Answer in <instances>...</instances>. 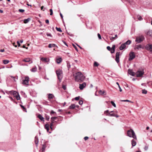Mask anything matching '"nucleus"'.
<instances>
[{
  "instance_id": "obj_1",
  "label": "nucleus",
  "mask_w": 152,
  "mask_h": 152,
  "mask_svg": "<svg viewBox=\"0 0 152 152\" xmlns=\"http://www.w3.org/2000/svg\"><path fill=\"white\" fill-rule=\"evenodd\" d=\"M85 78L83 74L80 72L76 73L75 80L76 81L80 82L83 81Z\"/></svg>"
},
{
  "instance_id": "obj_2",
  "label": "nucleus",
  "mask_w": 152,
  "mask_h": 152,
  "mask_svg": "<svg viewBox=\"0 0 152 152\" xmlns=\"http://www.w3.org/2000/svg\"><path fill=\"white\" fill-rule=\"evenodd\" d=\"M127 135L130 137H132L134 139L137 140V137L134 131L131 129L127 132Z\"/></svg>"
},
{
  "instance_id": "obj_3",
  "label": "nucleus",
  "mask_w": 152,
  "mask_h": 152,
  "mask_svg": "<svg viewBox=\"0 0 152 152\" xmlns=\"http://www.w3.org/2000/svg\"><path fill=\"white\" fill-rule=\"evenodd\" d=\"M56 73L59 81L61 82L63 77L62 71L59 69L56 71Z\"/></svg>"
},
{
  "instance_id": "obj_4",
  "label": "nucleus",
  "mask_w": 152,
  "mask_h": 152,
  "mask_svg": "<svg viewBox=\"0 0 152 152\" xmlns=\"http://www.w3.org/2000/svg\"><path fill=\"white\" fill-rule=\"evenodd\" d=\"M144 39V37L142 35H141L136 37L135 42L138 43H140Z\"/></svg>"
},
{
  "instance_id": "obj_5",
  "label": "nucleus",
  "mask_w": 152,
  "mask_h": 152,
  "mask_svg": "<svg viewBox=\"0 0 152 152\" xmlns=\"http://www.w3.org/2000/svg\"><path fill=\"white\" fill-rule=\"evenodd\" d=\"M29 80V78L28 76H26L25 77V79L23 80L22 84L23 85H28V81Z\"/></svg>"
},
{
  "instance_id": "obj_6",
  "label": "nucleus",
  "mask_w": 152,
  "mask_h": 152,
  "mask_svg": "<svg viewBox=\"0 0 152 152\" xmlns=\"http://www.w3.org/2000/svg\"><path fill=\"white\" fill-rule=\"evenodd\" d=\"M135 55L134 52H131L129 54V60L131 61L135 57Z\"/></svg>"
},
{
  "instance_id": "obj_7",
  "label": "nucleus",
  "mask_w": 152,
  "mask_h": 152,
  "mask_svg": "<svg viewBox=\"0 0 152 152\" xmlns=\"http://www.w3.org/2000/svg\"><path fill=\"white\" fill-rule=\"evenodd\" d=\"M115 112H116L113 111H111L109 113L106 114V115L109 116H114L116 118L118 117L119 115H118L116 114L115 113Z\"/></svg>"
},
{
  "instance_id": "obj_8",
  "label": "nucleus",
  "mask_w": 152,
  "mask_h": 152,
  "mask_svg": "<svg viewBox=\"0 0 152 152\" xmlns=\"http://www.w3.org/2000/svg\"><path fill=\"white\" fill-rule=\"evenodd\" d=\"M144 74L143 70L140 71H138L136 73V76L137 77H142Z\"/></svg>"
},
{
  "instance_id": "obj_9",
  "label": "nucleus",
  "mask_w": 152,
  "mask_h": 152,
  "mask_svg": "<svg viewBox=\"0 0 152 152\" xmlns=\"http://www.w3.org/2000/svg\"><path fill=\"white\" fill-rule=\"evenodd\" d=\"M119 55L120 52H117L115 55V60L117 63H118L119 62Z\"/></svg>"
},
{
  "instance_id": "obj_10",
  "label": "nucleus",
  "mask_w": 152,
  "mask_h": 152,
  "mask_svg": "<svg viewBox=\"0 0 152 152\" xmlns=\"http://www.w3.org/2000/svg\"><path fill=\"white\" fill-rule=\"evenodd\" d=\"M86 86V83L84 82L82 84H80L79 88L80 90H83L85 88Z\"/></svg>"
},
{
  "instance_id": "obj_11",
  "label": "nucleus",
  "mask_w": 152,
  "mask_h": 152,
  "mask_svg": "<svg viewBox=\"0 0 152 152\" xmlns=\"http://www.w3.org/2000/svg\"><path fill=\"white\" fill-rule=\"evenodd\" d=\"M40 59L41 61H42V62L45 63L48 62L49 61V59L47 58H41Z\"/></svg>"
},
{
  "instance_id": "obj_12",
  "label": "nucleus",
  "mask_w": 152,
  "mask_h": 152,
  "mask_svg": "<svg viewBox=\"0 0 152 152\" xmlns=\"http://www.w3.org/2000/svg\"><path fill=\"white\" fill-rule=\"evenodd\" d=\"M48 95V99L50 101L51 99H53V98L55 97L54 95L52 94H49Z\"/></svg>"
},
{
  "instance_id": "obj_13",
  "label": "nucleus",
  "mask_w": 152,
  "mask_h": 152,
  "mask_svg": "<svg viewBox=\"0 0 152 152\" xmlns=\"http://www.w3.org/2000/svg\"><path fill=\"white\" fill-rule=\"evenodd\" d=\"M128 72L130 75L132 76H134L136 75V73L133 72L132 70L129 69L128 70Z\"/></svg>"
},
{
  "instance_id": "obj_14",
  "label": "nucleus",
  "mask_w": 152,
  "mask_h": 152,
  "mask_svg": "<svg viewBox=\"0 0 152 152\" xmlns=\"http://www.w3.org/2000/svg\"><path fill=\"white\" fill-rule=\"evenodd\" d=\"M146 49L147 50H151L152 49V44H148L146 46Z\"/></svg>"
},
{
  "instance_id": "obj_15",
  "label": "nucleus",
  "mask_w": 152,
  "mask_h": 152,
  "mask_svg": "<svg viewBox=\"0 0 152 152\" xmlns=\"http://www.w3.org/2000/svg\"><path fill=\"white\" fill-rule=\"evenodd\" d=\"M50 125L48 124H46L45 126V128L47 130V132H49Z\"/></svg>"
},
{
  "instance_id": "obj_16",
  "label": "nucleus",
  "mask_w": 152,
  "mask_h": 152,
  "mask_svg": "<svg viewBox=\"0 0 152 152\" xmlns=\"http://www.w3.org/2000/svg\"><path fill=\"white\" fill-rule=\"evenodd\" d=\"M126 47V45H125V44L124 43L123 44H122L121 46L119 48V49L120 50H123L124 49H125Z\"/></svg>"
},
{
  "instance_id": "obj_17",
  "label": "nucleus",
  "mask_w": 152,
  "mask_h": 152,
  "mask_svg": "<svg viewBox=\"0 0 152 152\" xmlns=\"http://www.w3.org/2000/svg\"><path fill=\"white\" fill-rule=\"evenodd\" d=\"M141 48H143L142 47V46L140 45H136L134 48V49L139 50Z\"/></svg>"
},
{
  "instance_id": "obj_18",
  "label": "nucleus",
  "mask_w": 152,
  "mask_h": 152,
  "mask_svg": "<svg viewBox=\"0 0 152 152\" xmlns=\"http://www.w3.org/2000/svg\"><path fill=\"white\" fill-rule=\"evenodd\" d=\"M22 61L25 62H28L30 61L31 60L30 58H26L23 59Z\"/></svg>"
},
{
  "instance_id": "obj_19",
  "label": "nucleus",
  "mask_w": 152,
  "mask_h": 152,
  "mask_svg": "<svg viewBox=\"0 0 152 152\" xmlns=\"http://www.w3.org/2000/svg\"><path fill=\"white\" fill-rule=\"evenodd\" d=\"M37 117L42 121H44V118L41 114H39Z\"/></svg>"
},
{
  "instance_id": "obj_20",
  "label": "nucleus",
  "mask_w": 152,
  "mask_h": 152,
  "mask_svg": "<svg viewBox=\"0 0 152 152\" xmlns=\"http://www.w3.org/2000/svg\"><path fill=\"white\" fill-rule=\"evenodd\" d=\"M38 137L37 136H36L35 137V142L36 145H37L38 143Z\"/></svg>"
},
{
  "instance_id": "obj_21",
  "label": "nucleus",
  "mask_w": 152,
  "mask_h": 152,
  "mask_svg": "<svg viewBox=\"0 0 152 152\" xmlns=\"http://www.w3.org/2000/svg\"><path fill=\"white\" fill-rule=\"evenodd\" d=\"M132 147L135 146L136 144V142L134 139L132 140Z\"/></svg>"
},
{
  "instance_id": "obj_22",
  "label": "nucleus",
  "mask_w": 152,
  "mask_h": 152,
  "mask_svg": "<svg viewBox=\"0 0 152 152\" xmlns=\"http://www.w3.org/2000/svg\"><path fill=\"white\" fill-rule=\"evenodd\" d=\"M110 39L112 40H113L115 39H117L118 38V36L117 34L115 35V37H110Z\"/></svg>"
},
{
  "instance_id": "obj_23",
  "label": "nucleus",
  "mask_w": 152,
  "mask_h": 152,
  "mask_svg": "<svg viewBox=\"0 0 152 152\" xmlns=\"http://www.w3.org/2000/svg\"><path fill=\"white\" fill-rule=\"evenodd\" d=\"M62 61V59L61 58H59L57 59L56 62L58 64H60Z\"/></svg>"
},
{
  "instance_id": "obj_24",
  "label": "nucleus",
  "mask_w": 152,
  "mask_h": 152,
  "mask_svg": "<svg viewBox=\"0 0 152 152\" xmlns=\"http://www.w3.org/2000/svg\"><path fill=\"white\" fill-rule=\"evenodd\" d=\"M76 106L75 104H73L70 105L69 107V109H74Z\"/></svg>"
},
{
  "instance_id": "obj_25",
  "label": "nucleus",
  "mask_w": 152,
  "mask_h": 152,
  "mask_svg": "<svg viewBox=\"0 0 152 152\" xmlns=\"http://www.w3.org/2000/svg\"><path fill=\"white\" fill-rule=\"evenodd\" d=\"M105 93V92L104 91H102L101 90H100L99 91V94H100L101 95H104V94Z\"/></svg>"
},
{
  "instance_id": "obj_26",
  "label": "nucleus",
  "mask_w": 152,
  "mask_h": 152,
  "mask_svg": "<svg viewBox=\"0 0 152 152\" xmlns=\"http://www.w3.org/2000/svg\"><path fill=\"white\" fill-rule=\"evenodd\" d=\"M31 20L30 18H28L26 19H25L23 20L24 23H28Z\"/></svg>"
},
{
  "instance_id": "obj_27",
  "label": "nucleus",
  "mask_w": 152,
  "mask_h": 152,
  "mask_svg": "<svg viewBox=\"0 0 152 152\" xmlns=\"http://www.w3.org/2000/svg\"><path fill=\"white\" fill-rule=\"evenodd\" d=\"M57 118V117H52L51 118V122H54V121Z\"/></svg>"
},
{
  "instance_id": "obj_28",
  "label": "nucleus",
  "mask_w": 152,
  "mask_h": 152,
  "mask_svg": "<svg viewBox=\"0 0 152 152\" xmlns=\"http://www.w3.org/2000/svg\"><path fill=\"white\" fill-rule=\"evenodd\" d=\"M131 42L130 40H128L124 44H125V45H129Z\"/></svg>"
},
{
  "instance_id": "obj_29",
  "label": "nucleus",
  "mask_w": 152,
  "mask_h": 152,
  "mask_svg": "<svg viewBox=\"0 0 152 152\" xmlns=\"http://www.w3.org/2000/svg\"><path fill=\"white\" fill-rule=\"evenodd\" d=\"M55 46H56V45L55 44H50L49 45L48 47L49 48H51L52 47H55Z\"/></svg>"
},
{
  "instance_id": "obj_30",
  "label": "nucleus",
  "mask_w": 152,
  "mask_h": 152,
  "mask_svg": "<svg viewBox=\"0 0 152 152\" xmlns=\"http://www.w3.org/2000/svg\"><path fill=\"white\" fill-rule=\"evenodd\" d=\"M9 62V61L7 60H5L3 61V63L5 64H7Z\"/></svg>"
},
{
  "instance_id": "obj_31",
  "label": "nucleus",
  "mask_w": 152,
  "mask_h": 152,
  "mask_svg": "<svg viewBox=\"0 0 152 152\" xmlns=\"http://www.w3.org/2000/svg\"><path fill=\"white\" fill-rule=\"evenodd\" d=\"M137 18H138V19L140 20H142L143 19L141 17V16L140 15H138L137 16Z\"/></svg>"
},
{
  "instance_id": "obj_32",
  "label": "nucleus",
  "mask_w": 152,
  "mask_h": 152,
  "mask_svg": "<svg viewBox=\"0 0 152 152\" xmlns=\"http://www.w3.org/2000/svg\"><path fill=\"white\" fill-rule=\"evenodd\" d=\"M99 65V64L96 61L94 63V66H98Z\"/></svg>"
},
{
  "instance_id": "obj_33",
  "label": "nucleus",
  "mask_w": 152,
  "mask_h": 152,
  "mask_svg": "<svg viewBox=\"0 0 152 152\" xmlns=\"http://www.w3.org/2000/svg\"><path fill=\"white\" fill-rule=\"evenodd\" d=\"M46 146L45 145H43L42 147V151H43L45 150V148H46Z\"/></svg>"
},
{
  "instance_id": "obj_34",
  "label": "nucleus",
  "mask_w": 152,
  "mask_h": 152,
  "mask_svg": "<svg viewBox=\"0 0 152 152\" xmlns=\"http://www.w3.org/2000/svg\"><path fill=\"white\" fill-rule=\"evenodd\" d=\"M56 28L57 31L60 32H62V31L60 28H58L56 27Z\"/></svg>"
},
{
  "instance_id": "obj_35",
  "label": "nucleus",
  "mask_w": 152,
  "mask_h": 152,
  "mask_svg": "<svg viewBox=\"0 0 152 152\" xmlns=\"http://www.w3.org/2000/svg\"><path fill=\"white\" fill-rule=\"evenodd\" d=\"M20 106H21V108L23 109L24 111H26V109L25 107H24V106H23L21 104H20Z\"/></svg>"
},
{
  "instance_id": "obj_36",
  "label": "nucleus",
  "mask_w": 152,
  "mask_h": 152,
  "mask_svg": "<svg viewBox=\"0 0 152 152\" xmlns=\"http://www.w3.org/2000/svg\"><path fill=\"white\" fill-rule=\"evenodd\" d=\"M142 94H146L147 93V91L145 89H143L142 90Z\"/></svg>"
},
{
  "instance_id": "obj_37",
  "label": "nucleus",
  "mask_w": 152,
  "mask_h": 152,
  "mask_svg": "<svg viewBox=\"0 0 152 152\" xmlns=\"http://www.w3.org/2000/svg\"><path fill=\"white\" fill-rule=\"evenodd\" d=\"M37 70V68H33L31 69V71L32 72H35Z\"/></svg>"
},
{
  "instance_id": "obj_38",
  "label": "nucleus",
  "mask_w": 152,
  "mask_h": 152,
  "mask_svg": "<svg viewBox=\"0 0 152 152\" xmlns=\"http://www.w3.org/2000/svg\"><path fill=\"white\" fill-rule=\"evenodd\" d=\"M54 123V122H51V123H50V128L51 129H53L52 126L53 125V124Z\"/></svg>"
},
{
  "instance_id": "obj_39",
  "label": "nucleus",
  "mask_w": 152,
  "mask_h": 152,
  "mask_svg": "<svg viewBox=\"0 0 152 152\" xmlns=\"http://www.w3.org/2000/svg\"><path fill=\"white\" fill-rule=\"evenodd\" d=\"M111 103L112 104V105L114 106V107H116V105L113 102L111 101Z\"/></svg>"
},
{
  "instance_id": "obj_40",
  "label": "nucleus",
  "mask_w": 152,
  "mask_h": 152,
  "mask_svg": "<svg viewBox=\"0 0 152 152\" xmlns=\"http://www.w3.org/2000/svg\"><path fill=\"white\" fill-rule=\"evenodd\" d=\"M67 66L68 69H69L70 67V65L69 62H67Z\"/></svg>"
},
{
  "instance_id": "obj_41",
  "label": "nucleus",
  "mask_w": 152,
  "mask_h": 152,
  "mask_svg": "<svg viewBox=\"0 0 152 152\" xmlns=\"http://www.w3.org/2000/svg\"><path fill=\"white\" fill-rule=\"evenodd\" d=\"M20 96L18 94V95H17L16 96V98L17 100H19L20 99Z\"/></svg>"
},
{
  "instance_id": "obj_42",
  "label": "nucleus",
  "mask_w": 152,
  "mask_h": 152,
  "mask_svg": "<svg viewBox=\"0 0 152 152\" xmlns=\"http://www.w3.org/2000/svg\"><path fill=\"white\" fill-rule=\"evenodd\" d=\"M109 110H107L106 111H105L104 112V114H105L106 115V114H108V113H109Z\"/></svg>"
},
{
  "instance_id": "obj_43",
  "label": "nucleus",
  "mask_w": 152,
  "mask_h": 152,
  "mask_svg": "<svg viewBox=\"0 0 152 152\" xmlns=\"http://www.w3.org/2000/svg\"><path fill=\"white\" fill-rule=\"evenodd\" d=\"M50 15H53V10L52 9H50Z\"/></svg>"
},
{
  "instance_id": "obj_44",
  "label": "nucleus",
  "mask_w": 152,
  "mask_h": 152,
  "mask_svg": "<svg viewBox=\"0 0 152 152\" xmlns=\"http://www.w3.org/2000/svg\"><path fill=\"white\" fill-rule=\"evenodd\" d=\"M19 11L20 12H23L25 11V10L23 9H20L19 10Z\"/></svg>"
},
{
  "instance_id": "obj_45",
  "label": "nucleus",
  "mask_w": 152,
  "mask_h": 152,
  "mask_svg": "<svg viewBox=\"0 0 152 152\" xmlns=\"http://www.w3.org/2000/svg\"><path fill=\"white\" fill-rule=\"evenodd\" d=\"M121 101L122 102H132L131 101L128 100H121Z\"/></svg>"
},
{
  "instance_id": "obj_46",
  "label": "nucleus",
  "mask_w": 152,
  "mask_h": 152,
  "mask_svg": "<svg viewBox=\"0 0 152 152\" xmlns=\"http://www.w3.org/2000/svg\"><path fill=\"white\" fill-rule=\"evenodd\" d=\"M49 116H46V117H45V119L47 121H48L49 119Z\"/></svg>"
},
{
  "instance_id": "obj_47",
  "label": "nucleus",
  "mask_w": 152,
  "mask_h": 152,
  "mask_svg": "<svg viewBox=\"0 0 152 152\" xmlns=\"http://www.w3.org/2000/svg\"><path fill=\"white\" fill-rule=\"evenodd\" d=\"M80 96H77L75 98V99L76 100H78L80 99Z\"/></svg>"
},
{
  "instance_id": "obj_48",
  "label": "nucleus",
  "mask_w": 152,
  "mask_h": 152,
  "mask_svg": "<svg viewBox=\"0 0 152 152\" xmlns=\"http://www.w3.org/2000/svg\"><path fill=\"white\" fill-rule=\"evenodd\" d=\"M110 51L111 53H114L115 51V50L112 49H111Z\"/></svg>"
},
{
  "instance_id": "obj_49",
  "label": "nucleus",
  "mask_w": 152,
  "mask_h": 152,
  "mask_svg": "<svg viewBox=\"0 0 152 152\" xmlns=\"http://www.w3.org/2000/svg\"><path fill=\"white\" fill-rule=\"evenodd\" d=\"M79 104L80 105H81L83 104V102L82 100H80L79 101Z\"/></svg>"
},
{
  "instance_id": "obj_50",
  "label": "nucleus",
  "mask_w": 152,
  "mask_h": 152,
  "mask_svg": "<svg viewBox=\"0 0 152 152\" xmlns=\"http://www.w3.org/2000/svg\"><path fill=\"white\" fill-rule=\"evenodd\" d=\"M97 35H98V37L99 38V39H101V36L100 35V34H99V33H98V34H97Z\"/></svg>"
},
{
  "instance_id": "obj_51",
  "label": "nucleus",
  "mask_w": 152,
  "mask_h": 152,
  "mask_svg": "<svg viewBox=\"0 0 152 152\" xmlns=\"http://www.w3.org/2000/svg\"><path fill=\"white\" fill-rule=\"evenodd\" d=\"M107 48L108 50L109 51H110L111 48L109 46H107Z\"/></svg>"
},
{
  "instance_id": "obj_52",
  "label": "nucleus",
  "mask_w": 152,
  "mask_h": 152,
  "mask_svg": "<svg viewBox=\"0 0 152 152\" xmlns=\"http://www.w3.org/2000/svg\"><path fill=\"white\" fill-rule=\"evenodd\" d=\"M73 46L74 47V48H75V50H77V51H78V49H77V47L75 45H73Z\"/></svg>"
},
{
  "instance_id": "obj_53",
  "label": "nucleus",
  "mask_w": 152,
  "mask_h": 152,
  "mask_svg": "<svg viewBox=\"0 0 152 152\" xmlns=\"http://www.w3.org/2000/svg\"><path fill=\"white\" fill-rule=\"evenodd\" d=\"M115 45H113L112 46V48H111L112 49L115 50Z\"/></svg>"
},
{
  "instance_id": "obj_54",
  "label": "nucleus",
  "mask_w": 152,
  "mask_h": 152,
  "mask_svg": "<svg viewBox=\"0 0 152 152\" xmlns=\"http://www.w3.org/2000/svg\"><path fill=\"white\" fill-rule=\"evenodd\" d=\"M129 3H130L131 4H132V2L133 0H126Z\"/></svg>"
},
{
  "instance_id": "obj_55",
  "label": "nucleus",
  "mask_w": 152,
  "mask_h": 152,
  "mask_svg": "<svg viewBox=\"0 0 152 152\" xmlns=\"http://www.w3.org/2000/svg\"><path fill=\"white\" fill-rule=\"evenodd\" d=\"M88 139V137H84V139L85 140H87Z\"/></svg>"
},
{
  "instance_id": "obj_56",
  "label": "nucleus",
  "mask_w": 152,
  "mask_h": 152,
  "mask_svg": "<svg viewBox=\"0 0 152 152\" xmlns=\"http://www.w3.org/2000/svg\"><path fill=\"white\" fill-rule=\"evenodd\" d=\"M62 88L64 90H66V87L65 86L63 85L62 86Z\"/></svg>"
},
{
  "instance_id": "obj_57",
  "label": "nucleus",
  "mask_w": 152,
  "mask_h": 152,
  "mask_svg": "<svg viewBox=\"0 0 152 152\" xmlns=\"http://www.w3.org/2000/svg\"><path fill=\"white\" fill-rule=\"evenodd\" d=\"M17 43L18 44V47H20V44L19 41H17Z\"/></svg>"
},
{
  "instance_id": "obj_58",
  "label": "nucleus",
  "mask_w": 152,
  "mask_h": 152,
  "mask_svg": "<svg viewBox=\"0 0 152 152\" xmlns=\"http://www.w3.org/2000/svg\"><path fill=\"white\" fill-rule=\"evenodd\" d=\"M45 23L48 24H49V21L48 20H45Z\"/></svg>"
},
{
  "instance_id": "obj_59",
  "label": "nucleus",
  "mask_w": 152,
  "mask_h": 152,
  "mask_svg": "<svg viewBox=\"0 0 152 152\" xmlns=\"http://www.w3.org/2000/svg\"><path fill=\"white\" fill-rule=\"evenodd\" d=\"M13 92V94H16V91H10V92Z\"/></svg>"
},
{
  "instance_id": "obj_60",
  "label": "nucleus",
  "mask_w": 152,
  "mask_h": 152,
  "mask_svg": "<svg viewBox=\"0 0 152 152\" xmlns=\"http://www.w3.org/2000/svg\"><path fill=\"white\" fill-rule=\"evenodd\" d=\"M63 43L64 44L66 45L67 46H68V45H67V43H66V42L64 41H63Z\"/></svg>"
},
{
  "instance_id": "obj_61",
  "label": "nucleus",
  "mask_w": 152,
  "mask_h": 152,
  "mask_svg": "<svg viewBox=\"0 0 152 152\" xmlns=\"http://www.w3.org/2000/svg\"><path fill=\"white\" fill-rule=\"evenodd\" d=\"M54 113H56L55 112H54L53 110H51L50 113L51 114Z\"/></svg>"
},
{
  "instance_id": "obj_62",
  "label": "nucleus",
  "mask_w": 152,
  "mask_h": 152,
  "mask_svg": "<svg viewBox=\"0 0 152 152\" xmlns=\"http://www.w3.org/2000/svg\"><path fill=\"white\" fill-rule=\"evenodd\" d=\"M118 87H119V91H120V92L122 91V89H121V88L120 87V86H119V85Z\"/></svg>"
},
{
  "instance_id": "obj_63",
  "label": "nucleus",
  "mask_w": 152,
  "mask_h": 152,
  "mask_svg": "<svg viewBox=\"0 0 152 152\" xmlns=\"http://www.w3.org/2000/svg\"><path fill=\"white\" fill-rule=\"evenodd\" d=\"M60 15L61 18H63V16L62 15V14L61 13H60Z\"/></svg>"
},
{
  "instance_id": "obj_64",
  "label": "nucleus",
  "mask_w": 152,
  "mask_h": 152,
  "mask_svg": "<svg viewBox=\"0 0 152 152\" xmlns=\"http://www.w3.org/2000/svg\"><path fill=\"white\" fill-rule=\"evenodd\" d=\"M4 49H2L0 50V52H4Z\"/></svg>"
}]
</instances>
